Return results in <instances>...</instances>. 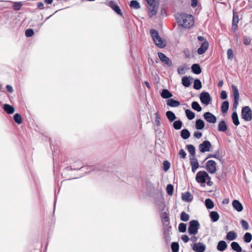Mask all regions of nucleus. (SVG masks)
<instances>
[{
  "label": "nucleus",
  "instance_id": "33",
  "mask_svg": "<svg viewBox=\"0 0 252 252\" xmlns=\"http://www.w3.org/2000/svg\"><path fill=\"white\" fill-rule=\"evenodd\" d=\"M185 113L187 118L189 120H193L195 117V113L189 109L185 110Z\"/></svg>",
  "mask_w": 252,
  "mask_h": 252
},
{
  "label": "nucleus",
  "instance_id": "4",
  "mask_svg": "<svg viewBox=\"0 0 252 252\" xmlns=\"http://www.w3.org/2000/svg\"><path fill=\"white\" fill-rule=\"evenodd\" d=\"M207 179H210L208 173L203 170L198 171L195 177V180L196 182L200 184H205L206 182Z\"/></svg>",
  "mask_w": 252,
  "mask_h": 252
},
{
  "label": "nucleus",
  "instance_id": "51",
  "mask_svg": "<svg viewBox=\"0 0 252 252\" xmlns=\"http://www.w3.org/2000/svg\"><path fill=\"white\" fill-rule=\"evenodd\" d=\"M170 167V163L168 160H164L163 162V170L164 171H167L169 170Z\"/></svg>",
  "mask_w": 252,
  "mask_h": 252
},
{
  "label": "nucleus",
  "instance_id": "61",
  "mask_svg": "<svg viewBox=\"0 0 252 252\" xmlns=\"http://www.w3.org/2000/svg\"><path fill=\"white\" fill-rule=\"evenodd\" d=\"M220 97L222 100H225L227 98V93L225 91H221L220 94Z\"/></svg>",
  "mask_w": 252,
  "mask_h": 252
},
{
  "label": "nucleus",
  "instance_id": "38",
  "mask_svg": "<svg viewBox=\"0 0 252 252\" xmlns=\"http://www.w3.org/2000/svg\"><path fill=\"white\" fill-rule=\"evenodd\" d=\"M82 161H78L75 162L71 167L70 169L71 170H79L83 167L82 165Z\"/></svg>",
  "mask_w": 252,
  "mask_h": 252
},
{
  "label": "nucleus",
  "instance_id": "12",
  "mask_svg": "<svg viewBox=\"0 0 252 252\" xmlns=\"http://www.w3.org/2000/svg\"><path fill=\"white\" fill-rule=\"evenodd\" d=\"M195 252H204L206 249V246L202 243H195L192 247Z\"/></svg>",
  "mask_w": 252,
  "mask_h": 252
},
{
  "label": "nucleus",
  "instance_id": "40",
  "mask_svg": "<svg viewBox=\"0 0 252 252\" xmlns=\"http://www.w3.org/2000/svg\"><path fill=\"white\" fill-rule=\"evenodd\" d=\"M183 126V123L181 120H179L177 121H174V122L173 123V126L174 128H175L176 130H179Z\"/></svg>",
  "mask_w": 252,
  "mask_h": 252
},
{
  "label": "nucleus",
  "instance_id": "49",
  "mask_svg": "<svg viewBox=\"0 0 252 252\" xmlns=\"http://www.w3.org/2000/svg\"><path fill=\"white\" fill-rule=\"evenodd\" d=\"M187 224L183 222H181L179 224L178 230L180 232L184 233L187 230Z\"/></svg>",
  "mask_w": 252,
  "mask_h": 252
},
{
  "label": "nucleus",
  "instance_id": "42",
  "mask_svg": "<svg viewBox=\"0 0 252 252\" xmlns=\"http://www.w3.org/2000/svg\"><path fill=\"white\" fill-rule=\"evenodd\" d=\"M219 154H220V151H219V150H218L216 152V153L214 154H209L208 155V156L207 157V158H206V159H207L208 158H215L218 159L220 160H221V159L222 158V157L220 156Z\"/></svg>",
  "mask_w": 252,
  "mask_h": 252
},
{
  "label": "nucleus",
  "instance_id": "27",
  "mask_svg": "<svg viewBox=\"0 0 252 252\" xmlns=\"http://www.w3.org/2000/svg\"><path fill=\"white\" fill-rule=\"evenodd\" d=\"M181 137L185 140L188 139L190 136V133L187 128L183 129L180 132Z\"/></svg>",
  "mask_w": 252,
  "mask_h": 252
},
{
  "label": "nucleus",
  "instance_id": "35",
  "mask_svg": "<svg viewBox=\"0 0 252 252\" xmlns=\"http://www.w3.org/2000/svg\"><path fill=\"white\" fill-rule=\"evenodd\" d=\"M191 108L195 111L200 112L202 111V107L197 101H194L191 103Z\"/></svg>",
  "mask_w": 252,
  "mask_h": 252
},
{
  "label": "nucleus",
  "instance_id": "60",
  "mask_svg": "<svg viewBox=\"0 0 252 252\" xmlns=\"http://www.w3.org/2000/svg\"><path fill=\"white\" fill-rule=\"evenodd\" d=\"M239 99H234V101H233V106H232L233 111H236V110L237 108L238 103H239Z\"/></svg>",
  "mask_w": 252,
  "mask_h": 252
},
{
  "label": "nucleus",
  "instance_id": "34",
  "mask_svg": "<svg viewBox=\"0 0 252 252\" xmlns=\"http://www.w3.org/2000/svg\"><path fill=\"white\" fill-rule=\"evenodd\" d=\"M231 88H232L234 99H239L240 95H239V91L237 89V87L234 85H232Z\"/></svg>",
  "mask_w": 252,
  "mask_h": 252
},
{
  "label": "nucleus",
  "instance_id": "11",
  "mask_svg": "<svg viewBox=\"0 0 252 252\" xmlns=\"http://www.w3.org/2000/svg\"><path fill=\"white\" fill-rule=\"evenodd\" d=\"M107 5L110 7L117 14L122 16L123 14L119 6L113 0L108 2Z\"/></svg>",
  "mask_w": 252,
  "mask_h": 252
},
{
  "label": "nucleus",
  "instance_id": "24",
  "mask_svg": "<svg viewBox=\"0 0 252 252\" xmlns=\"http://www.w3.org/2000/svg\"><path fill=\"white\" fill-rule=\"evenodd\" d=\"M205 123L203 120L198 119L196 120L195 127L197 130H201L204 128Z\"/></svg>",
  "mask_w": 252,
  "mask_h": 252
},
{
  "label": "nucleus",
  "instance_id": "5",
  "mask_svg": "<svg viewBox=\"0 0 252 252\" xmlns=\"http://www.w3.org/2000/svg\"><path fill=\"white\" fill-rule=\"evenodd\" d=\"M241 116L246 121H251L252 120V110L251 108L246 106L242 108L241 112Z\"/></svg>",
  "mask_w": 252,
  "mask_h": 252
},
{
  "label": "nucleus",
  "instance_id": "53",
  "mask_svg": "<svg viewBox=\"0 0 252 252\" xmlns=\"http://www.w3.org/2000/svg\"><path fill=\"white\" fill-rule=\"evenodd\" d=\"M171 233L163 234V237L166 244H168L170 243L171 238L170 236Z\"/></svg>",
  "mask_w": 252,
  "mask_h": 252
},
{
  "label": "nucleus",
  "instance_id": "1",
  "mask_svg": "<svg viewBox=\"0 0 252 252\" xmlns=\"http://www.w3.org/2000/svg\"><path fill=\"white\" fill-rule=\"evenodd\" d=\"M175 18L179 27L189 29L194 25V19L190 14H187L183 12L177 13Z\"/></svg>",
  "mask_w": 252,
  "mask_h": 252
},
{
  "label": "nucleus",
  "instance_id": "36",
  "mask_svg": "<svg viewBox=\"0 0 252 252\" xmlns=\"http://www.w3.org/2000/svg\"><path fill=\"white\" fill-rule=\"evenodd\" d=\"M206 207L208 209H212L214 207V203L210 198H206L205 200Z\"/></svg>",
  "mask_w": 252,
  "mask_h": 252
},
{
  "label": "nucleus",
  "instance_id": "32",
  "mask_svg": "<svg viewBox=\"0 0 252 252\" xmlns=\"http://www.w3.org/2000/svg\"><path fill=\"white\" fill-rule=\"evenodd\" d=\"M187 149L189 154L191 155V158H195V148L191 144H189L186 146Z\"/></svg>",
  "mask_w": 252,
  "mask_h": 252
},
{
  "label": "nucleus",
  "instance_id": "18",
  "mask_svg": "<svg viewBox=\"0 0 252 252\" xmlns=\"http://www.w3.org/2000/svg\"><path fill=\"white\" fill-rule=\"evenodd\" d=\"M3 110L8 114H12L15 111L14 107L8 104H4L2 106Z\"/></svg>",
  "mask_w": 252,
  "mask_h": 252
},
{
  "label": "nucleus",
  "instance_id": "14",
  "mask_svg": "<svg viewBox=\"0 0 252 252\" xmlns=\"http://www.w3.org/2000/svg\"><path fill=\"white\" fill-rule=\"evenodd\" d=\"M232 204L233 208L237 212H241L243 209L242 203L238 200H234Z\"/></svg>",
  "mask_w": 252,
  "mask_h": 252
},
{
  "label": "nucleus",
  "instance_id": "26",
  "mask_svg": "<svg viewBox=\"0 0 252 252\" xmlns=\"http://www.w3.org/2000/svg\"><path fill=\"white\" fill-rule=\"evenodd\" d=\"M155 44L159 48H162L165 46V44L161 38L159 36L158 38H155V40H153Z\"/></svg>",
  "mask_w": 252,
  "mask_h": 252
},
{
  "label": "nucleus",
  "instance_id": "45",
  "mask_svg": "<svg viewBox=\"0 0 252 252\" xmlns=\"http://www.w3.org/2000/svg\"><path fill=\"white\" fill-rule=\"evenodd\" d=\"M189 216L185 212L183 211L180 214V220L186 222L189 220Z\"/></svg>",
  "mask_w": 252,
  "mask_h": 252
},
{
  "label": "nucleus",
  "instance_id": "8",
  "mask_svg": "<svg viewBox=\"0 0 252 252\" xmlns=\"http://www.w3.org/2000/svg\"><path fill=\"white\" fill-rule=\"evenodd\" d=\"M212 145L208 140H205L199 145V150L201 153H204L206 152H209Z\"/></svg>",
  "mask_w": 252,
  "mask_h": 252
},
{
  "label": "nucleus",
  "instance_id": "16",
  "mask_svg": "<svg viewBox=\"0 0 252 252\" xmlns=\"http://www.w3.org/2000/svg\"><path fill=\"white\" fill-rule=\"evenodd\" d=\"M166 104L168 106L171 107H176L180 105V102L178 100L170 98L167 100Z\"/></svg>",
  "mask_w": 252,
  "mask_h": 252
},
{
  "label": "nucleus",
  "instance_id": "30",
  "mask_svg": "<svg viewBox=\"0 0 252 252\" xmlns=\"http://www.w3.org/2000/svg\"><path fill=\"white\" fill-rule=\"evenodd\" d=\"M166 116L170 122L174 121L177 118L175 114L171 111H167Z\"/></svg>",
  "mask_w": 252,
  "mask_h": 252
},
{
  "label": "nucleus",
  "instance_id": "19",
  "mask_svg": "<svg viewBox=\"0 0 252 252\" xmlns=\"http://www.w3.org/2000/svg\"><path fill=\"white\" fill-rule=\"evenodd\" d=\"M237 237V234L234 231H230L227 233L226 239L231 241L235 240Z\"/></svg>",
  "mask_w": 252,
  "mask_h": 252
},
{
  "label": "nucleus",
  "instance_id": "31",
  "mask_svg": "<svg viewBox=\"0 0 252 252\" xmlns=\"http://www.w3.org/2000/svg\"><path fill=\"white\" fill-rule=\"evenodd\" d=\"M231 118L233 123L235 126H237L240 124L238 114L236 111L233 112L231 115Z\"/></svg>",
  "mask_w": 252,
  "mask_h": 252
},
{
  "label": "nucleus",
  "instance_id": "54",
  "mask_svg": "<svg viewBox=\"0 0 252 252\" xmlns=\"http://www.w3.org/2000/svg\"><path fill=\"white\" fill-rule=\"evenodd\" d=\"M240 223L242 225V226L244 228V229L246 230L249 229V225L248 222L246 220H242L240 221Z\"/></svg>",
  "mask_w": 252,
  "mask_h": 252
},
{
  "label": "nucleus",
  "instance_id": "2",
  "mask_svg": "<svg viewBox=\"0 0 252 252\" xmlns=\"http://www.w3.org/2000/svg\"><path fill=\"white\" fill-rule=\"evenodd\" d=\"M149 5L148 9L150 17L156 15L158 7L159 2L158 0H145Z\"/></svg>",
  "mask_w": 252,
  "mask_h": 252
},
{
  "label": "nucleus",
  "instance_id": "21",
  "mask_svg": "<svg viewBox=\"0 0 252 252\" xmlns=\"http://www.w3.org/2000/svg\"><path fill=\"white\" fill-rule=\"evenodd\" d=\"M227 129L225 122L223 120L220 121L218 124V130L220 132H225Z\"/></svg>",
  "mask_w": 252,
  "mask_h": 252
},
{
  "label": "nucleus",
  "instance_id": "25",
  "mask_svg": "<svg viewBox=\"0 0 252 252\" xmlns=\"http://www.w3.org/2000/svg\"><path fill=\"white\" fill-rule=\"evenodd\" d=\"M209 216L212 222L217 221L220 218V215L217 211H211L210 212Z\"/></svg>",
  "mask_w": 252,
  "mask_h": 252
},
{
  "label": "nucleus",
  "instance_id": "41",
  "mask_svg": "<svg viewBox=\"0 0 252 252\" xmlns=\"http://www.w3.org/2000/svg\"><path fill=\"white\" fill-rule=\"evenodd\" d=\"M129 6L131 8L135 9H138L140 8V4L136 0H132L130 2Z\"/></svg>",
  "mask_w": 252,
  "mask_h": 252
},
{
  "label": "nucleus",
  "instance_id": "6",
  "mask_svg": "<svg viewBox=\"0 0 252 252\" xmlns=\"http://www.w3.org/2000/svg\"><path fill=\"white\" fill-rule=\"evenodd\" d=\"M199 97L201 102L205 105H209L212 101V97L207 92L203 91L201 92Z\"/></svg>",
  "mask_w": 252,
  "mask_h": 252
},
{
  "label": "nucleus",
  "instance_id": "3",
  "mask_svg": "<svg viewBox=\"0 0 252 252\" xmlns=\"http://www.w3.org/2000/svg\"><path fill=\"white\" fill-rule=\"evenodd\" d=\"M199 228L200 224L198 221L195 220H192L189 223L188 233L190 235H195L197 233Z\"/></svg>",
  "mask_w": 252,
  "mask_h": 252
},
{
  "label": "nucleus",
  "instance_id": "39",
  "mask_svg": "<svg viewBox=\"0 0 252 252\" xmlns=\"http://www.w3.org/2000/svg\"><path fill=\"white\" fill-rule=\"evenodd\" d=\"M202 83L199 79H195L193 82V88L195 90H199L202 88Z\"/></svg>",
  "mask_w": 252,
  "mask_h": 252
},
{
  "label": "nucleus",
  "instance_id": "64",
  "mask_svg": "<svg viewBox=\"0 0 252 252\" xmlns=\"http://www.w3.org/2000/svg\"><path fill=\"white\" fill-rule=\"evenodd\" d=\"M181 240L185 243H187L189 240V238L187 235H183L181 237Z\"/></svg>",
  "mask_w": 252,
  "mask_h": 252
},
{
  "label": "nucleus",
  "instance_id": "15",
  "mask_svg": "<svg viewBox=\"0 0 252 252\" xmlns=\"http://www.w3.org/2000/svg\"><path fill=\"white\" fill-rule=\"evenodd\" d=\"M161 96L164 99H169L172 97V94L166 89H163L160 93Z\"/></svg>",
  "mask_w": 252,
  "mask_h": 252
},
{
  "label": "nucleus",
  "instance_id": "59",
  "mask_svg": "<svg viewBox=\"0 0 252 252\" xmlns=\"http://www.w3.org/2000/svg\"><path fill=\"white\" fill-rule=\"evenodd\" d=\"M227 58L232 60L233 57V52L232 49H228L227 51Z\"/></svg>",
  "mask_w": 252,
  "mask_h": 252
},
{
  "label": "nucleus",
  "instance_id": "23",
  "mask_svg": "<svg viewBox=\"0 0 252 252\" xmlns=\"http://www.w3.org/2000/svg\"><path fill=\"white\" fill-rule=\"evenodd\" d=\"M191 78L189 76H185L182 78V84L186 88H188L190 86V79Z\"/></svg>",
  "mask_w": 252,
  "mask_h": 252
},
{
  "label": "nucleus",
  "instance_id": "47",
  "mask_svg": "<svg viewBox=\"0 0 252 252\" xmlns=\"http://www.w3.org/2000/svg\"><path fill=\"white\" fill-rule=\"evenodd\" d=\"M14 121L18 125L21 124L22 122L21 116L19 113H16L13 116Z\"/></svg>",
  "mask_w": 252,
  "mask_h": 252
},
{
  "label": "nucleus",
  "instance_id": "46",
  "mask_svg": "<svg viewBox=\"0 0 252 252\" xmlns=\"http://www.w3.org/2000/svg\"><path fill=\"white\" fill-rule=\"evenodd\" d=\"M150 33L153 40H155V38H158L159 36L158 32L155 29H151L150 30Z\"/></svg>",
  "mask_w": 252,
  "mask_h": 252
},
{
  "label": "nucleus",
  "instance_id": "44",
  "mask_svg": "<svg viewBox=\"0 0 252 252\" xmlns=\"http://www.w3.org/2000/svg\"><path fill=\"white\" fill-rule=\"evenodd\" d=\"M171 249L172 252H178L179 250V244L178 242H173L171 244Z\"/></svg>",
  "mask_w": 252,
  "mask_h": 252
},
{
  "label": "nucleus",
  "instance_id": "13",
  "mask_svg": "<svg viewBox=\"0 0 252 252\" xmlns=\"http://www.w3.org/2000/svg\"><path fill=\"white\" fill-rule=\"evenodd\" d=\"M209 46V43L206 40L203 42L200 47L197 49V53L199 55L204 54L207 50Z\"/></svg>",
  "mask_w": 252,
  "mask_h": 252
},
{
  "label": "nucleus",
  "instance_id": "55",
  "mask_svg": "<svg viewBox=\"0 0 252 252\" xmlns=\"http://www.w3.org/2000/svg\"><path fill=\"white\" fill-rule=\"evenodd\" d=\"M238 22H239L238 15H237V13H235L234 12H233V19H232V24H233V25H238Z\"/></svg>",
  "mask_w": 252,
  "mask_h": 252
},
{
  "label": "nucleus",
  "instance_id": "58",
  "mask_svg": "<svg viewBox=\"0 0 252 252\" xmlns=\"http://www.w3.org/2000/svg\"><path fill=\"white\" fill-rule=\"evenodd\" d=\"M251 38L248 36H244L243 38V43L246 45H250L251 43Z\"/></svg>",
  "mask_w": 252,
  "mask_h": 252
},
{
  "label": "nucleus",
  "instance_id": "37",
  "mask_svg": "<svg viewBox=\"0 0 252 252\" xmlns=\"http://www.w3.org/2000/svg\"><path fill=\"white\" fill-rule=\"evenodd\" d=\"M190 163L191 167L197 169L199 166L198 160L195 158H190Z\"/></svg>",
  "mask_w": 252,
  "mask_h": 252
},
{
  "label": "nucleus",
  "instance_id": "7",
  "mask_svg": "<svg viewBox=\"0 0 252 252\" xmlns=\"http://www.w3.org/2000/svg\"><path fill=\"white\" fill-rule=\"evenodd\" d=\"M217 163L214 160H209L206 165V169L210 174H214L217 171Z\"/></svg>",
  "mask_w": 252,
  "mask_h": 252
},
{
  "label": "nucleus",
  "instance_id": "29",
  "mask_svg": "<svg viewBox=\"0 0 252 252\" xmlns=\"http://www.w3.org/2000/svg\"><path fill=\"white\" fill-rule=\"evenodd\" d=\"M229 102L227 100L224 101L222 102L220 110L222 113H226L228 109H229Z\"/></svg>",
  "mask_w": 252,
  "mask_h": 252
},
{
  "label": "nucleus",
  "instance_id": "48",
  "mask_svg": "<svg viewBox=\"0 0 252 252\" xmlns=\"http://www.w3.org/2000/svg\"><path fill=\"white\" fill-rule=\"evenodd\" d=\"M189 68L186 66V64L183 66H180L177 68V72L178 74L182 75L185 73V71L187 70Z\"/></svg>",
  "mask_w": 252,
  "mask_h": 252
},
{
  "label": "nucleus",
  "instance_id": "22",
  "mask_svg": "<svg viewBox=\"0 0 252 252\" xmlns=\"http://www.w3.org/2000/svg\"><path fill=\"white\" fill-rule=\"evenodd\" d=\"M192 72L195 74L201 73L202 70L200 65L198 63H193L191 67Z\"/></svg>",
  "mask_w": 252,
  "mask_h": 252
},
{
  "label": "nucleus",
  "instance_id": "57",
  "mask_svg": "<svg viewBox=\"0 0 252 252\" xmlns=\"http://www.w3.org/2000/svg\"><path fill=\"white\" fill-rule=\"evenodd\" d=\"M162 218L165 221V222H167V224H169L170 223V219L168 214L166 212H163L162 213Z\"/></svg>",
  "mask_w": 252,
  "mask_h": 252
},
{
  "label": "nucleus",
  "instance_id": "56",
  "mask_svg": "<svg viewBox=\"0 0 252 252\" xmlns=\"http://www.w3.org/2000/svg\"><path fill=\"white\" fill-rule=\"evenodd\" d=\"M171 226L169 224H164V228L163 229V234L170 233Z\"/></svg>",
  "mask_w": 252,
  "mask_h": 252
},
{
  "label": "nucleus",
  "instance_id": "9",
  "mask_svg": "<svg viewBox=\"0 0 252 252\" xmlns=\"http://www.w3.org/2000/svg\"><path fill=\"white\" fill-rule=\"evenodd\" d=\"M158 56L160 59V61L167 65L168 67H170L172 65V61L170 59L167 57L164 54L161 52H158Z\"/></svg>",
  "mask_w": 252,
  "mask_h": 252
},
{
  "label": "nucleus",
  "instance_id": "62",
  "mask_svg": "<svg viewBox=\"0 0 252 252\" xmlns=\"http://www.w3.org/2000/svg\"><path fill=\"white\" fill-rule=\"evenodd\" d=\"M179 155L181 158H185L187 156V154L184 149H181L179 151Z\"/></svg>",
  "mask_w": 252,
  "mask_h": 252
},
{
  "label": "nucleus",
  "instance_id": "63",
  "mask_svg": "<svg viewBox=\"0 0 252 252\" xmlns=\"http://www.w3.org/2000/svg\"><path fill=\"white\" fill-rule=\"evenodd\" d=\"M193 136L195 138H196L197 139H199L202 136V133L201 132H200L198 131H196L194 132Z\"/></svg>",
  "mask_w": 252,
  "mask_h": 252
},
{
  "label": "nucleus",
  "instance_id": "52",
  "mask_svg": "<svg viewBox=\"0 0 252 252\" xmlns=\"http://www.w3.org/2000/svg\"><path fill=\"white\" fill-rule=\"evenodd\" d=\"M22 6L21 2H14L13 5V8L15 10H19Z\"/></svg>",
  "mask_w": 252,
  "mask_h": 252
},
{
  "label": "nucleus",
  "instance_id": "28",
  "mask_svg": "<svg viewBox=\"0 0 252 252\" xmlns=\"http://www.w3.org/2000/svg\"><path fill=\"white\" fill-rule=\"evenodd\" d=\"M232 249L236 252H242V249L239 243L237 242H232L231 243Z\"/></svg>",
  "mask_w": 252,
  "mask_h": 252
},
{
  "label": "nucleus",
  "instance_id": "10",
  "mask_svg": "<svg viewBox=\"0 0 252 252\" xmlns=\"http://www.w3.org/2000/svg\"><path fill=\"white\" fill-rule=\"evenodd\" d=\"M204 119L208 122L211 124L216 123L217 119L216 116L210 112H206L203 115Z\"/></svg>",
  "mask_w": 252,
  "mask_h": 252
},
{
  "label": "nucleus",
  "instance_id": "50",
  "mask_svg": "<svg viewBox=\"0 0 252 252\" xmlns=\"http://www.w3.org/2000/svg\"><path fill=\"white\" fill-rule=\"evenodd\" d=\"M166 189L167 193L169 195L171 196L173 195V191H174V187L172 184H168L167 185Z\"/></svg>",
  "mask_w": 252,
  "mask_h": 252
},
{
  "label": "nucleus",
  "instance_id": "43",
  "mask_svg": "<svg viewBox=\"0 0 252 252\" xmlns=\"http://www.w3.org/2000/svg\"><path fill=\"white\" fill-rule=\"evenodd\" d=\"M252 240V235L250 232H246L243 236V240L246 243H250Z\"/></svg>",
  "mask_w": 252,
  "mask_h": 252
},
{
  "label": "nucleus",
  "instance_id": "20",
  "mask_svg": "<svg viewBox=\"0 0 252 252\" xmlns=\"http://www.w3.org/2000/svg\"><path fill=\"white\" fill-rule=\"evenodd\" d=\"M182 199L185 201L189 202L192 200L193 196L188 191L182 193Z\"/></svg>",
  "mask_w": 252,
  "mask_h": 252
},
{
  "label": "nucleus",
  "instance_id": "17",
  "mask_svg": "<svg viewBox=\"0 0 252 252\" xmlns=\"http://www.w3.org/2000/svg\"><path fill=\"white\" fill-rule=\"evenodd\" d=\"M227 247V245L226 242L223 240H221L218 242L217 249L220 252H223Z\"/></svg>",
  "mask_w": 252,
  "mask_h": 252
}]
</instances>
